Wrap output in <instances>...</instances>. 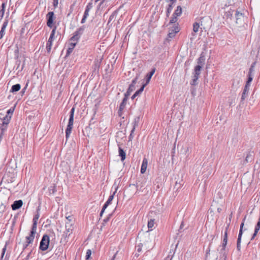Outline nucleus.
Wrapping results in <instances>:
<instances>
[{"instance_id":"49","label":"nucleus","mask_w":260,"mask_h":260,"mask_svg":"<svg viewBox=\"0 0 260 260\" xmlns=\"http://www.w3.org/2000/svg\"><path fill=\"white\" fill-rule=\"evenodd\" d=\"M166 1L168 3H170V5H173L174 3H176V0H166Z\"/></svg>"},{"instance_id":"47","label":"nucleus","mask_w":260,"mask_h":260,"mask_svg":"<svg viewBox=\"0 0 260 260\" xmlns=\"http://www.w3.org/2000/svg\"><path fill=\"white\" fill-rule=\"evenodd\" d=\"M253 72H254L253 66H251V67L249 69V72H248V74H253Z\"/></svg>"},{"instance_id":"17","label":"nucleus","mask_w":260,"mask_h":260,"mask_svg":"<svg viewBox=\"0 0 260 260\" xmlns=\"http://www.w3.org/2000/svg\"><path fill=\"white\" fill-rule=\"evenodd\" d=\"M147 159L144 158L141 168V173L142 174H144L146 172L147 167Z\"/></svg>"},{"instance_id":"6","label":"nucleus","mask_w":260,"mask_h":260,"mask_svg":"<svg viewBox=\"0 0 260 260\" xmlns=\"http://www.w3.org/2000/svg\"><path fill=\"white\" fill-rule=\"evenodd\" d=\"M47 19V25L50 27L52 28L53 26V22L54 19V13L53 12H49L46 15Z\"/></svg>"},{"instance_id":"15","label":"nucleus","mask_w":260,"mask_h":260,"mask_svg":"<svg viewBox=\"0 0 260 260\" xmlns=\"http://www.w3.org/2000/svg\"><path fill=\"white\" fill-rule=\"evenodd\" d=\"M140 121V117L136 116L134 118V121L133 122V127L132 129V133H134L136 127L138 126L139 123Z\"/></svg>"},{"instance_id":"34","label":"nucleus","mask_w":260,"mask_h":260,"mask_svg":"<svg viewBox=\"0 0 260 260\" xmlns=\"http://www.w3.org/2000/svg\"><path fill=\"white\" fill-rule=\"evenodd\" d=\"M154 224V219H151L148 222V228L149 229H151L153 228Z\"/></svg>"},{"instance_id":"46","label":"nucleus","mask_w":260,"mask_h":260,"mask_svg":"<svg viewBox=\"0 0 260 260\" xmlns=\"http://www.w3.org/2000/svg\"><path fill=\"white\" fill-rule=\"evenodd\" d=\"M67 219L68 220V223H71L72 222L73 217L72 216H68L66 217Z\"/></svg>"},{"instance_id":"42","label":"nucleus","mask_w":260,"mask_h":260,"mask_svg":"<svg viewBox=\"0 0 260 260\" xmlns=\"http://www.w3.org/2000/svg\"><path fill=\"white\" fill-rule=\"evenodd\" d=\"M6 248H7V245H5V246H4V247L3 248V250H2V255H1V259H2L3 258V256L5 254L6 250Z\"/></svg>"},{"instance_id":"22","label":"nucleus","mask_w":260,"mask_h":260,"mask_svg":"<svg viewBox=\"0 0 260 260\" xmlns=\"http://www.w3.org/2000/svg\"><path fill=\"white\" fill-rule=\"evenodd\" d=\"M21 86L19 84H16L12 86L10 90L12 92H15L19 91L20 89Z\"/></svg>"},{"instance_id":"43","label":"nucleus","mask_w":260,"mask_h":260,"mask_svg":"<svg viewBox=\"0 0 260 260\" xmlns=\"http://www.w3.org/2000/svg\"><path fill=\"white\" fill-rule=\"evenodd\" d=\"M129 187L132 189H134L136 190V193H137L138 191V186H136L135 184H130Z\"/></svg>"},{"instance_id":"23","label":"nucleus","mask_w":260,"mask_h":260,"mask_svg":"<svg viewBox=\"0 0 260 260\" xmlns=\"http://www.w3.org/2000/svg\"><path fill=\"white\" fill-rule=\"evenodd\" d=\"M182 14V8L181 6H178L177 7V9L175 10L174 13H173V15L174 16H180Z\"/></svg>"},{"instance_id":"32","label":"nucleus","mask_w":260,"mask_h":260,"mask_svg":"<svg viewBox=\"0 0 260 260\" xmlns=\"http://www.w3.org/2000/svg\"><path fill=\"white\" fill-rule=\"evenodd\" d=\"M235 15H236V20H237L236 22L237 23H238V20L240 19L241 18L243 17V14L241 13H240L239 12H238V11H237L236 12Z\"/></svg>"},{"instance_id":"55","label":"nucleus","mask_w":260,"mask_h":260,"mask_svg":"<svg viewBox=\"0 0 260 260\" xmlns=\"http://www.w3.org/2000/svg\"><path fill=\"white\" fill-rule=\"evenodd\" d=\"M110 216V214L109 215V217H107V218L104 219L103 222H104V223L107 222L109 221Z\"/></svg>"},{"instance_id":"31","label":"nucleus","mask_w":260,"mask_h":260,"mask_svg":"<svg viewBox=\"0 0 260 260\" xmlns=\"http://www.w3.org/2000/svg\"><path fill=\"white\" fill-rule=\"evenodd\" d=\"M173 9V5H169L167 9V14L166 16L167 17H169L170 14L171 13L172 10Z\"/></svg>"},{"instance_id":"64","label":"nucleus","mask_w":260,"mask_h":260,"mask_svg":"<svg viewBox=\"0 0 260 260\" xmlns=\"http://www.w3.org/2000/svg\"><path fill=\"white\" fill-rule=\"evenodd\" d=\"M117 252L114 255V256H113V257H112L111 260H114V259H115V258L116 257V255L117 254Z\"/></svg>"},{"instance_id":"2","label":"nucleus","mask_w":260,"mask_h":260,"mask_svg":"<svg viewBox=\"0 0 260 260\" xmlns=\"http://www.w3.org/2000/svg\"><path fill=\"white\" fill-rule=\"evenodd\" d=\"M50 242L49 237L47 235H44L40 242L39 248L42 251L46 250Z\"/></svg>"},{"instance_id":"10","label":"nucleus","mask_w":260,"mask_h":260,"mask_svg":"<svg viewBox=\"0 0 260 260\" xmlns=\"http://www.w3.org/2000/svg\"><path fill=\"white\" fill-rule=\"evenodd\" d=\"M36 233V229L31 228L29 236L26 237V243H31L33 242Z\"/></svg>"},{"instance_id":"51","label":"nucleus","mask_w":260,"mask_h":260,"mask_svg":"<svg viewBox=\"0 0 260 260\" xmlns=\"http://www.w3.org/2000/svg\"><path fill=\"white\" fill-rule=\"evenodd\" d=\"M58 4V0H53V6L56 8Z\"/></svg>"},{"instance_id":"36","label":"nucleus","mask_w":260,"mask_h":260,"mask_svg":"<svg viewBox=\"0 0 260 260\" xmlns=\"http://www.w3.org/2000/svg\"><path fill=\"white\" fill-rule=\"evenodd\" d=\"M177 21V16H174L173 14V16L172 17L169 23L170 24L175 23Z\"/></svg>"},{"instance_id":"58","label":"nucleus","mask_w":260,"mask_h":260,"mask_svg":"<svg viewBox=\"0 0 260 260\" xmlns=\"http://www.w3.org/2000/svg\"><path fill=\"white\" fill-rule=\"evenodd\" d=\"M114 15L113 14L111 15L110 16V17H109V22L113 19V18H114Z\"/></svg>"},{"instance_id":"7","label":"nucleus","mask_w":260,"mask_h":260,"mask_svg":"<svg viewBox=\"0 0 260 260\" xmlns=\"http://www.w3.org/2000/svg\"><path fill=\"white\" fill-rule=\"evenodd\" d=\"M230 223H228L226 228H225V231L224 232V237L222 241V248L221 249V252H222L225 249V247L227 244L228 242V231L229 228Z\"/></svg>"},{"instance_id":"24","label":"nucleus","mask_w":260,"mask_h":260,"mask_svg":"<svg viewBox=\"0 0 260 260\" xmlns=\"http://www.w3.org/2000/svg\"><path fill=\"white\" fill-rule=\"evenodd\" d=\"M135 87H132L131 85L129 86L126 92L124 93V96L128 98L129 96L131 94V92L134 91Z\"/></svg>"},{"instance_id":"40","label":"nucleus","mask_w":260,"mask_h":260,"mask_svg":"<svg viewBox=\"0 0 260 260\" xmlns=\"http://www.w3.org/2000/svg\"><path fill=\"white\" fill-rule=\"evenodd\" d=\"M76 44V42L70 41L69 47L74 49Z\"/></svg>"},{"instance_id":"62","label":"nucleus","mask_w":260,"mask_h":260,"mask_svg":"<svg viewBox=\"0 0 260 260\" xmlns=\"http://www.w3.org/2000/svg\"><path fill=\"white\" fill-rule=\"evenodd\" d=\"M139 248H138V251L140 252L141 250V247L140 245L138 246Z\"/></svg>"},{"instance_id":"19","label":"nucleus","mask_w":260,"mask_h":260,"mask_svg":"<svg viewBox=\"0 0 260 260\" xmlns=\"http://www.w3.org/2000/svg\"><path fill=\"white\" fill-rule=\"evenodd\" d=\"M253 153L252 152H249L245 158L244 163L250 162L253 160Z\"/></svg>"},{"instance_id":"35","label":"nucleus","mask_w":260,"mask_h":260,"mask_svg":"<svg viewBox=\"0 0 260 260\" xmlns=\"http://www.w3.org/2000/svg\"><path fill=\"white\" fill-rule=\"evenodd\" d=\"M145 86H146V84H143V85L141 86V87L139 90H137V91L135 93V94L137 96H138V95H139L140 94H141V93L142 92V91H143L144 88V87H145Z\"/></svg>"},{"instance_id":"44","label":"nucleus","mask_w":260,"mask_h":260,"mask_svg":"<svg viewBox=\"0 0 260 260\" xmlns=\"http://www.w3.org/2000/svg\"><path fill=\"white\" fill-rule=\"evenodd\" d=\"M243 226H244V222H242V223L241 224L240 228V230H239V234L241 233V236L242 235V234H243Z\"/></svg>"},{"instance_id":"25","label":"nucleus","mask_w":260,"mask_h":260,"mask_svg":"<svg viewBox=\"0 0 260 260\" xmlns=\"http://www.w3.org/2000/svg\"><path fill=\"white\" fill-rule=\"evenodd\" d=\"M91 7H92V6H91V4H90V3L88 4V5L86 6L85 11L84 12V15H83L84 16H85V17H87L88 16L89 12Z\"/></svg>"},{"instance_id":"26","label":"nucleus","mask_w":260,"mask_h":260,"mask_svg":"<svg viewBox=\"0 0 260 260\" xmlns=\"http://www.w3.org/2000/svg\"><path fill=\"white\" fill-rule=\"evenodd\" d=\"M155 68H153L152 71L148 74H147L146 75V78H147V82H146V83H148L150 79L151 78L152 75L154 74V73H155Z\"/></svg>"},{"instance_id":"5","label":"nucleus","mask_w":260,"mask_h":260,"mask_svg":"<svg viewBox=\"0 0 260 260\" xmlns=\"http://www.w3.org/2000/svg\"><path fill=\"white\" fill-rule=\"evenodd\" d=\"M204 20L210 21L211 20V19L208 17H201L200 19L201 23L197 22H194L193 24V30L194 32H197L199 31L200 26V25H203V22Z\"/></svg>"},{"instance_id":"21","label":"nucleus","mask_w":260,"mask_h":260,"mask_svg":"<svg viewBox=\"0 0 260 260\" xmlns=\"http://www.w3.org/2000/svg\"><path fill=\"white\" fill-rule=\"evenodd\" d=\"M6 5V4L5 3H3L2 4V9L1 10H0V21L2 20L4 17Z\"/></svg>"},{"instance_id":"56","label":"nucleus","mask_w":260,"mask_h":260,"mask_svg":"<svg viewBox=\"0 0 260 260\" xmlns=\"http://www.w3.org/2000/svg\"><path fill=\"white\" fill-rule=\"evenodd\" d=\"M86 18L87 17H85V16H83L81 22L82 23H84L85 22Z\"/></svg>"},{"instance_id":"45","label":"nucleus","mask_w":260,"mask_h":260,"mask_svg":"<svg viewBox=\"0 0 260 260\" xmlns=\"http://www.w3.org/2000/svg\"><path fill=\"white\" fill-rule=\"evenodd\" d=\"M56 27H55L51 31V35L50 36V37L51 38H54V36L55 35V30H56Z\"/></svg>"},{"instance_id":"57","label":"nucleus","mask_w":260,"mask_h":260,"mask_svg":"<svg viewBox=\"0 0 260 260\" xmlns=\"http://www.w3.org/2000/svg\"><path fill=\"white\" fill-rule=\"evenodd\" d=\"M105 210H104V206H103V208H102V210H101V213H100V216H101H101H102L103 214V213L104 212Z\"/></svg>"},{"instance_id":"39","label":"nucleus","mask_w":260,"mask_h":260,"mask_svg":"<svg viewBox=\"0 0 260 260\" xmlns=\"http://www.w3.org/2000/svg\"><path fill=\"white\" fill-rule=\"evenodd\" d=\"M8 24V20L5 19L1 29L5 30V29H6Z\"/></svg>"},{"instance_id":"33","label":"nucleus","mask_w":260,"mask_h":260,"mask_svg":"<svg viewBox=\"0 0 260 260\" xmlns=\"http://www.w3.org/2000/svg\"><path fill=\"white\" fill-rule=\"evenodd\" d=\"M52 45V42H50V41H47L46 44V49L48 53H49L51 51V47Z\"/></svg>"},{"instance_id":"53","label":"nucleus","mask_w":260,"mask_h":260,"mask_svg":"<svg viewBox=\"0 0 260 260\" xmlns=\"http://www.w3.org/2000/svg\"><path fill=\"white\" fill-rule=\"evenodd\" d=\"M30 243H26V241L25 242V244H23V249H25L26 248L27 246L30 244Z\"/></svg>"},{"instance_id":"54","label":"nucleus","mask_w":260,"mask_h":260,"mask_svg":"<svg viewBox=\"0 0 260 260\" xmlns=\"http://www.w3.org/2000/svg\"><path fill=\"white\" fill-rule=\"evenodd\" d=\"M180 186H181V184L180 183H179V185H178L177 181H176L175 185V187L177 189H178L180 188Z\"/></svg>"},{"instance_id":"16","label":"nucleus","mask_w":260,"mask_h":260,"mask_svg":"<svg viewBox=\"0 0 260 260\" xmlns=\"http://www.w3.org/2000/svg\"><path fill=\"white\" fill-rule=\"evenodd\" d=\"M116 191V190L115 191V192H113V193L112 194H111V196H109L108 200L107 201V202L105 203V204L103 206L104 210H105L107 208L108 205L111 203V202L113 200L114 196L115 195Z\"/></svg>"},{"instance_id":"48","label":"nucleus","mask_w":260,"mask_h":260,"mask_svg":"<svg viewBox=\"0 0 260 260\" xmlns=\"http://www.w3.org/2000/svg\"><path fill=\"white\" fill-rule=\"evenodd\" d=\"M5 35V30L2 29L0 31V39L3 38Z\"/></svg>"},{"instance_id":"37","label":"nucleus","mask_w":260,"mask_h":260,"mask_svg":"<svg viewBox=\"0 0 260 260\" xmlns=\"http://www.w3.org/2000/svg\"><path fill=\"white\" fill-rule=\"evenodd\" d=\"M91 254V251L90 249H88L87 250L86 253V259L87 260L89 259V258L90 257V255Z\"/></svg>"},{"instance_id":"11","label":"nucleus","mask_w":260,"mask_h":260,"mask_svg":"<svg viewBox=\"0 0 260 260\" xmlns=\"http://www.w3.org/2000/svg\"><path fill=\"white\" fill-rule=\"evenodd\" d=\"M73 229L72 223H66V231L64 232V235L66 237H69L72 233Z\"/></svg>"},{"instance_id":"28","label":"nucleus","mask_w":260,"mask_h":260,"mask_svg":"<svg viewBox=\"0 0 260 260\" xmlns=\"http://www.w3.org/2000/svg\"><path fill=\"white\" fill-rule=\"evenodd\" d=\"M205 61V57L204 56L201 55V56L198 59V65L201 66L202 68L204 64Z\"/></svg>"},{"instance_id":"1","label":"nucleus","mask_w":260,"mask_h":260,"mask_svg":"<svg viewBox=\"0 0 260 260\" xmlns=\"http://www.w3.org/2000/svg\"><path fill=\"white\" fill-rule=\"evenodd\" d=\"M75 112V108L73 107L70 111V118L69 120L68 124L67 125V129L66 130V139H68L71 133L72 129L73 128V121H74V115Z\"/></svg>"},{"instance_id":"38","label":"nucleus","mask_w":260,"mask_h":260,"mask_svg":"<svg viewBox=\"0 0 260 260\" xmlns=\"http://www.w3.org/2000/svg\"><path fill=\"white\" fill-rule=\"evenodd\" d=\"M8 24V20L5 19L1 29L5 30V29H6Z\"/></svg>"},{"instance_id":"4","label":"nucleus","mask_w":260,"mask_h":260,"mask_svg":"<svg viewBox=\"0 0 260 260\" xmlns=\"http://www.w3.org/2000/svg\"><path fill=\"white\" fill-rule=\"evenodd\" d=\"M84 27L83 26L80 27L74 34V36L70 39V41L76 42L77 43L81 36L83 32Z\"/></svg>"},{"instance_id":"8","label":"nucleus","mask_w":260,"mask_h":260,"mask_svg":"<svg viewBox=\"0 0 260 260\" xmlns=\"http://www.w3.org/2000/svg\"><path fill=\"white\" fill-rule=\"evenodd\" d=\"M179 31V29L178 26L175 25L172 27L171 29H170L168 35V37L170 39L174 38L175 36L176 33H177Z\"/></svg>"},{"instance_id":"9","label":"nucleus","mask_w":260,"mask_h":260,"mask_svg":"<svg viewBox=\"0 0 260 260\" xmlns=\"http://www.w3.org/2000/svg\"><path fill=\"white\" fill-rule=\"evenodd\" d=\"M40 207L38 206L37 209V213L35 215L33 218V224L32 225L31 228L35 229L37 230V221L38 219L40 217Z\"/></svg>"},{"instance_id":"27","label":"nucleus","mask_w":260,"mask_h":260,"mask_svg":"<svg viewBox=\"0 0 260 260\" xmlns=\"http://www.w3.org/2000/svg\"><path fill=\"white\" fill-rule=\"evenodd\" d=\"M241 233L239 234L238 239H237V250L240 251L241 248Z\"/></svg>"},{"instance_id":"12","label":"nucleus","mask_w":260,"mask_h":260,"mask_svg":"<svg viewBox=\"0 0 260 260\" xmlns=\"http://www.w3.org/2000/svg\"><path fill=\"white\" fill-rule=\"evenodd\" d=\"M22 201L19 200L14 201L13 204L11 205V207L13 210H16L22 207Z\"/></svg>"},{"instance_id":"50","label":"nucleus","mask_w":260,"mask_h":260,"mask_svg":"<svg viewBox=\"0 0 260 260\" xmlns=\"http://www.w3.org/2000/svg\"><path fill=\"white\" fill-rule=\"evenodd\" d=\"M57 250H58V252H56V253H55V255H57V254H58V255H59V254H58V253H59V252H60V253H62V251H63L62 248V247H59L58 248V249H57Z\"/></svg>"},{"instance_id":"29","label":"nucleus","mask_w":260,"mask_h":260,"mask_svg":"<svg viewBox=\"0 0 260 260\" xmlns=\"http://www.w3.org/2000/svg\"><path fill=\"white\" fill-rule=\"evenodd\" d=\"M253 74H248V80L246 83V85L250 86V83L252 81L253 79Z\"/></svg>"},{"instance_id":"63","label":"nucleus","mask_w":260,"mask_h":260,"mask_svg":"<svg viewBox=\"0 0 260 260\" xmlns=\"http://www.w3.org/2000/svg\"><path fill=\"white\" fill-rule=\"evenodd\" d=\"M136 96H137L134 93L133 95L132 96V99L134 100Z\"/></svg>"},{"instance_id":"30","label":"nucleus","mask_w":260,"mask_h":260,"mask_svg":"<svg viewBox=\"0 0 260 260\" xmlns=\"http://www.w3.org/2000/svg\"><path fill=\"white\" fill-rule=\"evenodd\" d=\"M139 75L137 74L136 77L133 80L132 83L129 85L132 87H135V84H136L138 79H139Z\"/></svg>"},{"instance_id":"3","label":"nucleus","mask_w":260,"mask_h":260,"mask_svg":"<svg viewBox=\"0 0 260 260\" xmlns=\"http://www.w3.org/2000/svg\"><path fill=\"white\" fill-rule=\"evenodd\" d=\"M202 67L200 65H197L195 67L194 69L193 76L192 79V81L190 84L192 85H196L197 84V81L199 78V76L201 74V70Z\"/></svg>"},{"instance_id":"41","label":"nucleus","mask_w":260,"mask_h":260,"mask_svg":"<svg viewBox=\"0 0 260 260\" xmlns=\"http://www.w3.org/2000/svg\"><path fill=\"white\" fill-rule=\"evenodd\" d=\"M73 49H74L69 47V48H68V49L67 50V54H66V56H69L72 52Z\"/></svg>"},{"instance_id":"52","label":"nucleus","mask_w":260,"mask_h":260,"mask_svg":"<svg viewBox=\"0 0 260 260\" xmlns=\"http://www.w3.org/2000/svg\"><path fill=\"white\" fill-rule=\"evenodd\" d=\"M106 0H102L101 2L99 4V9H100L101 7H102V8L103 7V5L105 2Z\"/></svg>"},{"instance_id":"61","label":"nucleus","mask_w":260,"mask_h":260,"mask_svg":"<svg viewBox=\"0 0 260 260\" xmlns=\"http://www.w3.org/2000/svg\"><path fill=\"white\" fill-rule=\"evenodd\" d=\"M13 110H14V109H13V110H12V109H9V110L8 111V113H13Z\"/></svg>"},{"instance_id":"18","label":"nucleus","mask_w":260,"mask_h":260,"mask_svg":"<svg viewBox=\"0 0 260 260\" xmlns=\"http://www.w3.org/2000/svg\"><path fill=\"white\" fill-rule=\"evenodd\" d=\"M249 86H250L247 85H245L243 93L242 94L241 101L244 100L246 98V96L248 94V92L249 89Z\"/></svg>"},{"instance_id":"13","label":"nucleus","mask_w":260,"mask_h":260,"mask_svg":"<svg viewBox=\"0 0 260 260\" xmlns=\"http://www.w3.org/2000/svg\"><path fill=\"white\" fill-rule=\"evenodd\" d=\"M128 98L124 96V98L122 100V102L121 103L119 108L118 110V114L119 116H121L122 111L124 109L126 102L127 101Z\"/></svg>"},{"instance_id":"59","label":"nucleus","mask_w":260,"mask_h":260,"mask_svg":"<svg viewBox=\"0 0 260 260\" xmlns=\"http://www.w3.org/2000/svg\"><path fill=\"white\" fill-rule=\"evenodd\" d=\"M53 40V38L49 37L48 41H50V42H52Z\"/></svg>"},{"instance_id":"20","label":"nucleus","mask_w":260,"mask_h":260,"mask_svg":"<svg viewBox=\"0 0 260 260\" xmlns=\"http://www.w3.org/2000/svg\"><path fill=\"white\" fill-rule=\"evenodd\" d=\"M119 155L121 157V160L123 161L125 159V152L120 147L118 148Z\"/></svg>"},{"instance_id":"14","label":"nucleus","mask_w":260,"mask_h":260,"mask_svg":"<svg viewBox=\"0 0 260 260\" xmlns=\"http://www.w3.org/2000/svg\"><path fill=\"white\" fill-rule=\"evenodd\" d=\"M260 229V217L258 218V221L257 222V224H256V225L255 228V229H254V233L253 234L252 237H251V240H252L253 239H254L255 237L256 236V235H257L258 232L259 231Z\"/></svg>"},{"instance_id":"60","label":"nucleus","mask_w":260,"mask_h":260,"mask_svg":"<svg viewBox=\"0 0 260 260\" xmlns=\"http://www.w3.org/2000/svg\"><path fill=\"white\" fill-rule=\"evenodd\" d=\"M31 254V252H30L29 253H28V254L27 255L26 257V259H28L30 256Z\"/></svg>"}]
</instances>
